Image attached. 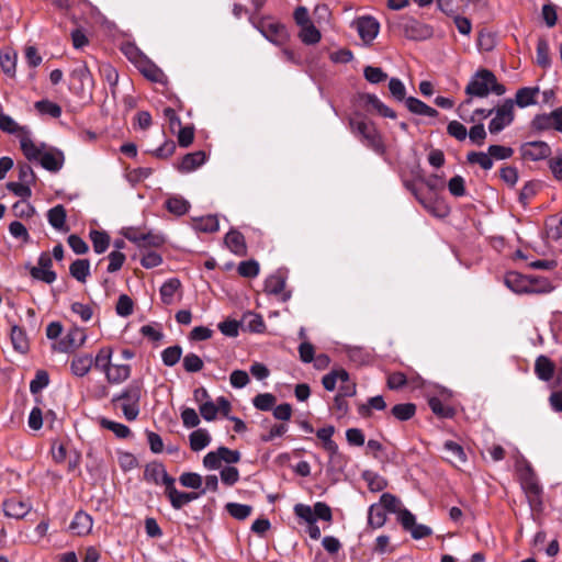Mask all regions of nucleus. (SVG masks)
Wrapping results in <instances>:
<instances>
[{"label":"nucleus","instance_id":"obj_60","mask_svg":"<svg viewBox=\"0 0 562 562\" xmlns=\"http://www.w3.org/2000/svg\"><path fill=\"white\" fill-rule=\"evenodd\" d=\"M237 270L241 277L255 278L259 274V263L256 260L241 261Z\"/></svg>","mask_w":562,"mask_h":562},{"label":"nucleus","instance_id":"obj_31","mask_svg":"<svg viewBox=\"0 0 562 562\" xmlns=\"http://www.w3.org/2000/svg\"><path fill=\"white\" fill-rule=\"evenodd\" d=\"M535 372L540 380L550 381L554 373V364L549 358L540 356L536 360Z\"/></svg>","mask_w":562,"mask_h":562},{"label":"nucleus","instance_id":"obj_63","mask_svg":"<svg viewBox=\"0 0 562 562\" xmlns=\"http://www.w3.org/2000/svg\"><path fill=\"white\" fill-rule=\"evenodd\" d=\"M115 310H116L117 315H120L122 317L130 316L133 313L132 299L126 294L120 295Z\"/></svg>","mask_w":562,"mask_h":562},{"label":"nucleus","instance_id":"obj_23","mask_svg":"<svg viewBox=\"0 0 562 562\" xmlns=\"http://www.w3.org/2000/svg\"><path fill=\"white\" fill-rule=\"evenodd\" d=\"M0 130L21 137V140H30L25 127L20 126L11 116L3 113H0Z\"/></svg>","mask_w":562,"mask_h":562},{"label":"nucleus","instance_id":"obj_19","mask_svg":"<svg viewBox=\"0 0 562 562\" xmlns=\"http://www.w3.org/2000/svg\"><path fill=\"white\" fill-rule=\"evenodd\" d=\"M181 288V282L177 278H170L162 283L159 293L161 302L166 305H170L176 302V296Z\"/></svg>","mask_w":562,"mask_h":562},{"label":"nucleus","instance_id":"obj_7","mask_svg":"<svg viewBox=\"0 0 562 562\" xmlns=\"http://www.w3.org/2000/svg\"><path fill=\"white\" fill-rule=\"evenodd\" d=\"M164 115L168 120L170 133L176 135L178 140H193L194 127L192 125L182 126L176 111L171 108L164 110Z\"/></svg>","mask_w":562,"mask_h":562},{"label":"nucleus","instance_id":"obj_43","mask_svg":"<svg viewBox=\"0 0 562 562\" xmlns=\"http://www.w3.org/2000/svg\"><path fill=\"white\" fill-rule=\"evenodd\" d=\"M467 160L470 164H476L484 170H490L493 167V159L491 158L490 153L482 151H470L467 155Z\"/></svg>","mask_w":562,"mask_h":562},{"label":"nucleus","instance_id":"obj_48","mask_svg":"<svg viewBox=\"0 0 562 562\" xmlns=\"http://www.w3.org/2000/svg\"><path fill=\"white\" fill-rule=\"evenodd\" d=\"M226 510L235 519L244 520L251 514L252 507L239 503H227Z\"/></svg>","mask_w":562,"mask_h":562},{"label":"nucleus","instance_id":"obj_33","mask_svg":"<svg viewBox=\"0 0 562 562\" xmlns=\"http://www.w3.org/2000/svg\"><path fill=\"white\" fill-rule=\"evenodd\" d=\"M69 273L81 283H86L90 274V262L88 259H77L69 267Z\"/></svg>","mask_w":562,"mask_h":562},{"label":"nucleus","instance_id":"obj_53","mask_svg":"<svg viewBox=\"0 0 562 562\" xmlns=\"http://www.w3.org/2000/svg\"><path fill=\"white\" fill-rule=\"evenodd\" d=\"M537 64L542 68H548L551 64L549 45L544 38H540L537 43Z\"/></svg>","mask_w":562,"mask_h":562},{"label":"nucleus","instance_id":"obj_45","mask_svg":"<svg viewBox=\"0 0 562 562\" xmlns=\"http://www.w3.org/2000/svg\"><path fill=\"white\" fill-rule=\"evenodd\" d=\"M0 66L5 75L13 78L15 76L16 54H11L10 52H1Z\"/></svg>","mask_w":562,"mask_h":562},{"label":"nucleus","instance_id":"obj_20","mask_svg":"<svg viewBox=\"0 0 562 562\" xmlns=\"http://www.w3.org/2000/svg\"><path fill=\"white\" fill-rule=\"evenodd\" d=\"M92 525L93 521L90 515L83 512H78L75 515L69 528L77 536H86L91 531Z\"/></svg>","mask_w":562,"mask_h":562},{"label":"nucleus","instance_id":"obj_41","mask_svg":"<svg viewBox=\"0 0 562 562\" xmlns=\"http://www.w3.org/2000/svg\"><path fill=\"white\" fill-rule=\"evenodd\" d=\"M112 353H113L112 348H110V347L101 348L98 351L95 358L93 359V366L98 370L105 372V370L112 364V362H111Z\"/></svg>","mask_w":562,"mask_h":562},{"label":"nucleus","instance_id":"obj_28","mask_svg":"<svg viewBox=\"0 0 562 562\" xmlns=\"http://www.w3.org/2000/svg\"><path fill=\"white\" fill-rule=\"evenodd\" d=\"M539 93L538 87H525L517 90L515 94L514 105L517 104L520 108H525L531 104H535L536 97Z\"/></svg>","mask_w":562,"mask_h":562},{"label":"nucleus","instance_id":"obj_32","mask_svg":"<svg viewBox=\"0 0 562 562\" xmlns=\"http://www.w3.org/2000/svg\"><path fill=\"white\" fill-rule=\"evenodd\" d=\"M225 244L236 255L243 256L246 254L245 238L239 232H228L225 236Z\"/></svg>","mask_w":562,"mask_h":562},{"label":"nucleus","instance_id":"obj_5","mask_svg":"<svg viewBox=\"0 0 562 562\" xmlns=\"http://www.w3.org/2000/svg\"><path fill=\"white\" fill-rule=\"evenodd\" d=\"M240 460V453L237 450H231L226 447H220L215 451H210L203 458V465L209 470L220 469L222 462L228 464L237 463Z\"/></svg>","mask_w":562,"mask_h":562},{"label":"nucleus","instance_id":"obj_49","mask_svg":"<svg viewBox=\"0 0 562 562\" xmlns=\"http://www.w3.org/2000/svg\"><path fill=\"white\" fill-rule=\"evenodd\" d=\"M277 398L271 393H260L252 398L254 406L259 411L268 412L274 407Z\"/></svg>","mask_w":562,"mask_h":562},{"label":"nucleus","instance_id":"obj_54","mask_svg":"<svg viewBox=\"0 0 562 562\" xmlns=\"http://www.w3.org/2000/svg\"><path fill=\"white\" fill-rule=\"evenodd\" d=\"M183 368L189 373L199 372L203 368V360L195 353H187L183 358Z\"/></svg>","mask_w":562,"mask_h":562},{"label":"nucleus","instance_id":"obj_14","mask_svg":"<svg viewBox=\"0 0 562 562\" xmlns=\"http://www.w3.org/2000/svg\"><path fill=\"white\" fill-rule=\"evenodd\" d=\"M265 291L268 294L281 295L283 302L291 297V293L285 291V278L280 273L271 274L266 279Z\"/></svg>","mask_w":562,"mask_h":562},{"label":"nucleus","instance_id":"obj_52","mask_svg":"<svg viewBox=\"0 0 562 562\" xmlns=\"http://www.w3.org/2000/svg\"><path fill=\"white\" fill-rule=\"evenodd\" d=\"M522 283L524 279L518 273L512 272L505 277V284L515 293H524L530 291Z\"/></svg>","mask_w":562,"mask_h":562},{"label":"nucleus","instance_id":"obj_35","mask_svg":"<svg viewBox=\"0 0 562 562\" xmlns=\"http://www.w3.org/2000/svg\"><path fill=\"white\" fill-rule=\"evenodd\" d=\"M386 522V512L379 504H372L368 512V524L372 528H381Z\"/></svg>","mask_w":562,"mask_h":562},{"label":"nucleus","instance_id":"obj_9","mask_svg":"<svg viewBox=\"0 0 562 562\" xmlns=\"http://www.w3.org/2000/svg\"><path fill=\"white\" fill-rule=\"evenodd\" d=\"M87 340L85 329L78 326H72L65 337L58 342L57 349L60 352H71L79 349Z\"/></svg>","mask_w":562,"mask_h":562},{"label":"nucleus","instance_id":"obj_27","mask_svg":"<svg viewBox=\"0 0 562 562\" xmlns=\"http://www.w3.org/2000/svg\"><path fill=\"white\" fill-rule=\"evenodd\" d=\"M367 106H370L372 110L376 111L381 116L395 119L396 113L385 105L376 95L367 93L362 97Z\"/></svg>","mask_w":562,"mask_h":562},{"label":"nucleus","instance_id":"obj_13","mask_svg":"<svg viewBox=\"0 0 562 562\" xmlns=\"http://www.w3.org/2000/svg\"><path fill=\"white\" fill-rule=\"evenodd\" d=\"M521 485L527 494L530 506L535 507L540 502L541 487L529 467H527L526 472L521 476Z\"/></svg>","mask_w":562,"mask_h":562},{"label":"nucleus","instance_id":"obj_34","mask_svg":"<svg viewBox=\"0 0 562 562\" xmlns=\"http://www.w3.org/2000/svg\"><path fill=\"white\" fill-rule=\"evenodd\" d=\"M471 102H472V99L470 98L468 100H464L458 106V113H459L460 117L467 123H475L476 117H479V120H482V119H486V117L491 116L494 113V109H491V110L476 109L473 112V114L468 119L464 116V112L467 111V108L471 104Z\"/></svg>","mask_w":562,"mask_h":562},{"label":"nucleus","instance_id":"obj_11","mask_svg":"<svg viewBox=\"0 0 562 562\" xmlns=\"http://www.w3.org/2000/svg\"><path fill=\"white\" fill-rule=\"evenodd\" d=\"M359 36L364 44H370L378 35L380 30L379 22L369 15L360 16L353 22Z\"/></svg>","mask_w":562,"mask_h":562},{"label":"nucleus","instance_id":"obj_25","mask_svg":"<svg viewBox=\"0 0 562 562\" xmlns=\"http://www.w3.org/2000/svg\"><path fill=\"white\" fill-rule=\"evenodd\" d=\"M405 105L409 112L417 114V115H426V116H430V117H436L439 114L436 109L427 105L426 103H424L423 101H420L419 99L414 98V97H408L405 100Z\"/></svg>","mask_w":562,"mask_h":562},{"label":"nucleus","instance_id":"obj_40","mask_svg":"<svg viewBox=\"0 0 562 562\" xmlns=\"http://www.w3.org/2000/svg\"><path fill=\"white\" fill-rule=\"evenodd\" d=\"M416 413V405L413 403H401L392 407L391 414L401 422L411 419Z\"/></svg>","mask_w":562,"mask_h":562},{"label":"nucleus","instance_id":"obj_44","mask_svg":"<svg viewBox=\"0 0 562 562\" xmlns=\"http://www.w3.org/2000/svg\"><path fill=\"white\" fill-rule=\"evenodd\" d=\"M100 424L103 428L111 430L117 438L124 439L131 435V429L124 424L106 418H102Z\"/></svg>","mask_w":562,"mask_h":562},{"label":"nucleus","instance_id":"obj_30","mask_svg":"<svg viewBox=\"0 0 562 562\" xmlns=\"http://www.w3.org/2000/svg\"><path fill=\"white\" fill-rule=\"evenodd\" d=\"M240 327L243 328V330L251 333H261L263 331L266 325L262 317L259 314L248 312L243 316Z\"/></svg>","mask_w":562,"mask_h":562},{"label":"nucleus","instance_id":"obj_51","mask_svg":"<svg viewBox=\"0 0 562 562\" xmlns=\"http://www.w3.org/2000/svg\"><path fill=\"white\" fill-rule=\"evenodd\" d=\"M378 504L381 505L385 512L392 514H397L401 510V501L390 493H383Z\"/></svg>","mask_w":562,"mask_h":562},{"label":"nucleus","instance_id":"obj_12","mask_svg":"<svg viewBox=\"0 0 562 562\" xmlns=\"http://www.w3.org/2000/svg\"><path fill=\"white\" fill-rule=\"evenodd\" d=\"M520 154L524 160L537 161L551 155L548 143H522Z\"/></svg>","mask_w":562,"mask_h":562},{"label":"nucleus","instance_id":"obj_16","mask_svg":"<svg viewBox=\"0 0 562 562\" xmlns=\"http://www.w3.org/2000/svg\"><path fill=\"white\" fill-rule=\"evenodd\" d=\"M442 449L446 452L445 459L448 462H450L454 465H461L467 462V454L464 452V449L458 442L452 441V440H447V441H445Z\"/></svg>","mask_w":562,"mask_h":562},{"label":"nucleus","instance_id":"obj_6","mask_svg":"<svg viewBox=\"0 0 562 562\" xmlns=\"http://www.w3.org/2000/svg\"><path fill=\"white\" fill-rule=\"evenodd\" d=\"M531 127L537 132L554 130L562 133V108H558L549 114L536 115Z\"/></svg>","mask_w":562,"mask_h":562},{"label":"nucleus","instance_id":"obj_24","mask_svg":"<svg viewBox=\"0 0 562 562\" xmlns=\"http://www.w3.org/2000/svg\"><path fill=\"white\" fill-rule=\"evenodd\" d=\"M138 69L145 78L153 82L165 83L167 81L164 71L149 60L142 61Z\"/></svg>","mask_w":562,"mask_h":562},{"label":"nucleus","instance_id":"obj_50","mask_svg":"<svg viewBox=\"0 0 562 562\" xmlns=\"http://www.w3.org/2000/svg\"><path fill=\"white\" fill-rule=\"evenodd\" d=\"M35 109L41 113V114H47L52 117H59L60 114H61V108L55 103V102H52L49 100H41V101H37L35 103Z\"/></svg>","mask_w":562,"mask_h":562},{"label":"nucleus","instance_id":"obj_61","mask_svg":"<svg viewBox=\"0 0 562 562\" xmlns=\"http://www.w3.org/2000/svg\"><path fill=\"white\" fill-rule=\"evenodd\" d=\"M218 227L220 225L217 218L212 215L202 217L195 222V228L205 233L216 232L218 231Z\"/></svg>","mask_w":562,"mask_h":562},{"label":"nucleus","instance_id":"obj_37","mask_svg":"<svg viewBox=\"0 0 562 562\" xmlns=\"http://www.w3.org/2000/svg\"><path fill=\"white\" fill-rule=\"evenodd\" d=\"M11 341L16 351L25 353L29 350L30 344L26 334L16 325L11 328Z\"/></svg>","mask_w":562,"mask_h":562},{"label":"nucleus","instance_id":"obj_58","mask_svg":"<svg viewBox=\"0 0 562 562\" xmlns=\"http://www.w3.org/2000/svg\"><path fill=\"white\" fill-rule=\"evenodd\" d=\"M49 383L48 373L44 370H38L35 374V378L30 383V391L33 394L41 392L45 389Z\"/></svg>","mask_w":562,"mask_h":562},{"label":"nucleus","instance_id":"obj_8","mask_svg":"<svg viewBox=\"0 0 562 562\" xmlns=\"http://www.w3.org/2000/svg\"><path fill=\"white\" fill-rule=\"evenodd\" d=\"M259 30L267 40L278 45L284 44L289 38L285 26L279 22L263 20L259 24Z\"/></svg>","mask_w":562,"mask_h":562},{"label":"nucleus","instance_id":"obj_29","mask_svg":"<svg viewBox=\"0 0 562 562\" xmlns=\"http://www.w3.org/2000/svg\"><path fill=\"white\" fill-rule=\"evenodd\" d=\"M190 448L198 452L211 443V435L204 428H199L189 435Z\"/></svg>","mask_w":562,"mask_h":562},{"label":"nucleus","instance_id":"obj_46","mask_svg":"<svg viewBox=\"0 0 562 562\" xmlns=\"http://www.w3.org/2000/svg\"><path fill=\"white\" fill-rule=\"evenodd\" d=\"M166 495L168 496L169 501H170V504L171 506L175 508V509H180L182 508L184 505H187V501H186V497H187V493L186 492H180L178 491L176 487H175V483H171V485H169L166 491H165Z\"/></svg>","mask_w":562,"mask_h":562},{"label":"nucleus","instance_id":"obj_4","mask_svg":"<svg viewBox=\"0 0 562 562\" xmlns=\"http://www.w3.org/2000/svg\"><path fill=\"white\" fill-rule=\"evenodd\" d=\"M494 117L488 124V131L493 135L499 133L513 122L514 101L512 99L505 100L503 104L494 108Z\"/></svg>","mask_w":562,"mask_h":562},{"label":"nucleus","instance_id":"obj_38","mask_svg":"<svg viewBox=\"0 0 562 562\" xmlns=\"http://www.w3.org/2000/svg\"><path fill=\"white\" fill-rule=\"evenodd\" d=\"M299 37L304 44L314 45L321 41L322 35L321 32L316 29V26L311 22L301 27Z\"/></svg>","mask_w":562,"mask_h":562},{"label":"nucleus","instance_id":"obj_39","mask_svg":"<svg viewBox=\"0 0 562 562\" xmlns=\"http://www.w3.org/2000/svg\"><path fill=\"white\" fill-rule=\"evenodd\" d=\"M386 407V403L381 395L370 397L367 404L359 406L358 412L362 417H369L372 409L383 411Z\"/></svg>","mask_w":562,"mask_h":562},{"label":"nucleus","instance_id":"obj_17","mask_svg":"<svg viewBox=\"0 0 562 562\" xmlns=\"http://www.w3.org/2000/svg\"><path fill=\"white\" fill-rule=\"evenodd\" d=\"M93 367V358L91 355H77L70 362V371L74 375L82 378L87 375Z\"/></svg>","mask_w":562,"mask_h":562},{"label":"nucleus","instance_id":"obj_59","mask_svg":"<svg viewBox=\"0 0 562 562\" xmlns=\"http://www.w3.org/2000/svg\"><path fill=\"white\" fill-rule=\"evenodd\" d=\"M447 133L450 137L457 140H465L468 136V128L459 121H451L447 126Z\"/></svg>","mask_w":562,"mask_h":562},{"label":"nucleus","instance_id":"obj_56","mask_svg":"<svg viewBox=\"0 0 562 562\" xmlns=\"http://www.w3.org/2000/svg\"><path fill=\"white\" fill-rule=\"evenodd\" d=\"M179 482L182 486L198 490L202 486V476L194 472H184L180 475Z\"/></svg>","mask_w":562,"mask_h":562},{"label":"nucleus","instance_id":"obj_1","mask_svg":"<svg viewBox=\"0 0 562 562\" xmlns=\"http://www.w3.org/2000/svg\"><path fill=\"white\" fill-rule=\"evenodd\" d=\"M21 148L30 161H38L43 168L56 172L64 165L63 151L53 148L46 149L44 143H21Z\"/></svg>","mask_w":562,"mask_h":562},{"label":"nucleus","instance_id":"obj_26","mask_svg":"<svg viewBox=\"0 0 562 562\" xmlns=\"http://www.w3.org/2000/svg\"><path fill=\"white\" fill-rule=\"evenodd\" d=\"M66 210L61 204L52 207L47 212L48 223L57 231H68V227H66Z\"/></svg>","mask_w":562,"mask_h":562},{"label":"nucleus","instance_id":"obj_22","mask_svg":"<svg viewBox=\"0 0 562 562\" xmlns=\"http://www.w3.org/2000/svg\"><path fill=\"white\" fill-rule=\"evenodd\" d=\"M406 188L415 195V198L418 200V202L428 211L430 212L431 214L436 215V216H445L448 211H447V207L443 206L442 204L440 203H437V202H432V201H428L426 200L424 196H422L419 194V192L416 190V188L411 184L409 182H406L405 183Z\"/></svg>","mask_w":562,"mask_h":562},{"label":"nucleus","instance_id":"obj_47","mask_svg":"<svg viewBox=\"0 0 562 562\" xmlns=\"http://www.w3.org/2000/svg\"><path fill=\"white\" fill-rule=\"evenodd\" d=\"M182 356V348L178 345L168 347L161 352L162 363L167 367L176 366Z\"/></svg>","mask_w":562,"mask_h":562},{"label":"nucleus","instance_id":"obj_55","mask_svg":"<svg viewBox=\"0 0 562 562\" xmlns=\"http://www.w3.org/2000/svg\"><path fill=\"white\" fill-rule=\"evenodd\" d=\"M363 76L370 83H380L387 78V74L380 67L366 66Z\"/></svg>","mask_w":562,"mask_h":562},{"label":"nucleus","instance_id":"obj_15","mask_svg":"<svg viewBox=\"0 0 562 562\" xmlns=\"http://www.w3.org/2000/svg\"><path fill=\"white\" fill-rule=\"evenodd\" d=\"M30 509V503L18 497H11L3 503L4 514L11 518L21 519L27 515Z\"/></svg>","mask_w":562,"mask_h":562},{"label":"nucleus","instance_id":"obj_36","mask_svg":"<svg viewBox=\"0 0 562 562\" xmlns=\"http://www.w3.org/2000/svg\"><path fill=\"white\" fill-rule=\"evenodd\" d=\"M166 209L178 216L184 215L189 209L190 203L180 195L170 196L165 202Z\"/></svg>","mask_w":562,"mask_h":562},{"label":"nucleus","instance_id":"obj_3","mask_svg":"<svg viewBox=\"0 0 562 562\" xmlns=\"http://www.w3.org/2000/svg\"><path fill=\"white\" fill-rule=\"evenodd\" d=\"M142 384L138 381L131 382L121 393L112 397V404L122 409L124 417L132 422L139 415V401Z\"/></svg>","mask_w":562,"mask_h":562},{"label":"nucleus","instance_id":"obj_18","mask_svg":"<svg viewBox=\"0 0 562 562\" xmlns=\"http://www.w3.org/2000/svg\"><path fill=\"white\" fill-rule=\"evenodd\" d=\"M103 373L110 384H121L131 376V367L128 364L112 363Z\"/></svg>","mask_w":562,"mask_h":562},{"label":"nucleus","instance_id":"obj_64","mask_svg":"<svg viewBox=\"0 0 562 562\" xmlns=\"http://www.w3.org/2000/svg\"><path fill=\"white\" fill-rule=\"evenodd\" d=\"M449 192L457 198L465 195V181L461 176L452 177L448 182Z\"/></svg>","mask_w":562,"mask_h":562},{"label":"nucleus","instance_id":"obj_57","mask_svg":"<svg viewBox=\"0 0 562 562\" xmlns=\"http://www.w3.org/2000/svg\"><path fill=\"white\" fill-rule=\"evenodd\" d=\"M7 189L10 192H12L14 195H16L23 200H26V199L31 198V195H32L31 186L26 184L24 182H21V181L20 182H14V181L8 182Z\"/></svg>","mask_w":562,"mask_h":562},{"label":"nucleus","instance_id":"obj_2","mask_svg":"<svg viewBox=\"0 0 562 562\" xmlns=\"http://www.w3.org/2000/svg\"><path fill=\"white\" fill-rule=\"evenodd\" d=\"M464 91L471 98H485L490 92L503 95L506 89L497 82L496 76L491 70L483 68L474 74Z\"/></svg>","mask_w":562,"mask_h":562},{"label":"nucleus","instance_id":"obj_21","mask_svg":"<svg viewBox=\"0 0 562 562\" xmlns=\"http://www.w3.org/2000/svg\"><path fill=\"white\" fill-rule=\"evenodd\" d=\"M205 160L206 154L203 150L187 154L179 165V170L182 172H191L202 166Z\"/></svg>","mask_w":562,"mask_h":562},{"label":"nucleus","instance_id":"obj_10","mask_svg":"<svg viewBox=\"0 0 562 562\" xmlns=\"http://www.w3.org/2000/svg\"><path fill=\"white\" fill-rule=\"evenodd\" d=\"M144 479L156 485H165L166 488L171 485V483H175V479L167 473L165 465L159 462H153L146 465Z\"/></svg>","mask_w":562,"mask_h":562},{"label":"nucleus","instance_id":"obj_62","mask_svg":"<svg viewBox=\"0 0 562 562\" xmlns=\"http://www.w3.org/2000/svg\"><path fill=\"white\" fill-rule=\"evenodd\" d=\"M389 90H390L391 95L396 101H400V102L404 101L405 102V100L407 99V98H405V93H406L405 86L397 78H391L390 79V81H389Z\"/></svg>","mask_w":562,"mask_h":562},{"label":"nucleus","instance_id":"obj_42","mask_svg":"<svg viewBox=\"0 0 562 562\" xmlns=\"http://www.w3.org/2000/svg\"><path fill=\"white\" fill-rule=\"evenodd\" d=\"M90 238L92 241L93 250L97 254H103L110 245V237L104 232L91 231Z\"/></svg>","mask_w":562,"mask_h":562}]
</instances>
